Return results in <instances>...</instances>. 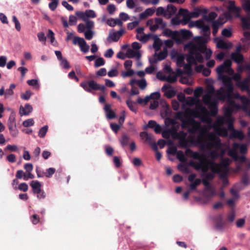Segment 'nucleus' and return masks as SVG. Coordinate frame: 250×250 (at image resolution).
<instances>
[{
  "label": "nucleus",
  "mask_w": 250,
  "mask_h": 250,
  "mask_svg": "<svg viewBox=\"0 0 250 250\" xmlns=\"http://www.w3.org/2000/svg\"><path fill=\"white\" fill-rule=\"evenodd\" d=\"M249 82L250 78H248L243 81H238L237 83V85L240 87L242 91H246L249 92L250 91Z\"/></svg>",
  "instance_id": "obj_18"
},
{
  "label": "nucleus",
  "mask_w": 250,
  "mask_h": 250,
  "mask_svg": "<svg viewBox=\"0 0 250 250\" xmlns=\"http://www.w3.org/2000/svg\"><path fill=\"white\" fill-rule=\"evenodd\" d=\"M48 126L46 125L41 127L38 132V135L40 138H43L48 130Z\"/></svg>",
  "instance_id": "obj_46"
},
{
  "label": "nucleus",
  "mask_w": 250,
  "mask_h": 250,
  "mask_svg": "<svg viewBox=\"0 0 250 250\" xmlns=\"http://www.w3.org/2000/svg\"><path fill=\"white\" fill-rule=\"evenodd\" d=\"M94 32L92 30H86L84 32V36L86 40H90L92 39Z\"/></svg>",
  "instance_id": "obj_58"
},
{
  "label": "nucleus",
  "mask_w": 250,
  "mask_h": 250,
  "mask_svg": "<svg viewBox=\"0 0 250 250\" xmlns=\"http://www.w3.org/2000/svg\"><path fill=\"white\" fill-rule=\"evenodd\" d=\"M126 104L131 111L134 112L135 113H137V109L134 105L135 103L133 101L130 100H127L126 101Z\"/></svg>",
  "instance_id": "obj_42"
},
{
  "label": "nucleus",
  "mask_w": 250,
  "mask_h": 250,
  "mask_svg": "<svg viewBox=\"0 0 250 250\" xmlns=\"http://www.w3.org/2000/svg\"><path fill=\"white\" fill-rule=\"evenodd\" d=\"M222 81L225 87H221L217 90V95L219 100L229 101L230 98L231 100L233 99L240 100L241 96L238 93H234V86L232 82V79L227 75H223L222 77Z\"/></svg>",
  "instance_id": "obj_2"
},
{
  "label": "nucleus",
  "mask_w": 250,
  "mask_h": 250,
  "mask_svg": "<svg viewBox=\"0 0 250 250\" xmlns=\"http://www.w3.org/2000/svg\"><path fill=\"white\" fill-rule=\"evenodd\" d=\"M216 133L219 136L227 137L228 135V130L224 127H219L215 129Z\"/></svg>",
  "instance_id": "obj_36"
},
{
  "label": "nucleus",
  "mask_w": 250,
  "mask_h": 250,
  "mask_svg": "<svg viewBox=\"0 0 250 250\" xmlns=\"http://www.w3.org/2000/svg\"><path fill=\"white\" fill-rule=\"evenodd\" d=\"M80 48L83 52L86 53L88 52L90 46L88 44H87L86 42L84 39L82 43V45H80Z\"/></svg>",
  "instance_id": "obj_43"
},
{
  "label": "nucleus",
  "mask_w": 250,
  "mask_h": 250,
  "mask_svg": "<svg viewBox=\"0 0 250 250\" xmlns=\"http://www.w3.org/2000/svg\"><path fill=\"white\" fill-rule=\"evenodd\" d=\"M135 52L133 49L128 48L125 53L126 58L127 57L129 59L135 58Z\"/></svg>",
  "instance_id": "obj_63"
},
{
  "label": "nucleus",
  "mask_w": 250,
  "mask_h": 250,
  "mask_svg": "<svg viewBox=\"0 0 250 250\" xmlns=\"http://www.w3.org/2000/svg\"><path fill=\"white\" fill-rule=\"evenodd\" d=\"M104 110L105 113V115L107 119L111 120L116 118V113L111 109V104H105L104 107Z\"/></svg>",
  "instance_id": "obj_14"
},
{
  "label": "nucleus",
  "mask_w": 250,
  "mask_h": 250,
  "mask_svg": "<svg viewBox=\"0 0 250 250\" xmlns=\"http://www.w3.org/2000/svg\"><path fill=\"white\" fill-rule=\"evenodd\" d=\"M137 84L141 89H145L147 85L146 81L144 78H143L140 80H138Z\"/></svg>",
  "instance_id": "obj_62"
},
{
  "label": "nucleus",
  "mask_w": 250,
  "mask_h": 250,
  "mask_svg": "<svg viewBox=\"0 0 250 250\" xmlns=\"http://www.w3.org/2000/svg\"><path fill=\"white\" fill-rule=\"evenodd\" d=\"M106 23L109 26L111 27H114L116 25H118L120 26H122L123 25L122 21H121V20H120L118 18L114 19L111 18L107 20Z\"/></svg>",
  "instance_id": "obj_28"
},
{
  "label": "nucleus",
  "mask_w": 250,
  "mask_h": 250,
  "mask_svg": "<svg viewBox=\"0 0 250 250\" xmlns=\"http://www.w3.org/2000/svg\"><path fill=\"white\" fill-rule=\"evenodd\" d=\"M119 141L121 146L124 148L125 146L129 145L130 138L126 134L124 133L122 135Z\"/></svg>",
  "instance_id": "obj_26"
},
{
  "label": "nucleus",
  "mask_w": 250,
  "mask_h": 250,
  "mask_svg": "<svg viewBox=\"0 0 250 250\" xmlns=\"http://www.w3.org/2000/svg\"><path fill=\"white\" fill-rule=\"evenodd\" d=\"M186 47L188 48V54L194 57L198 62L200 63L203 62L204 58L201 53L204 54L206 52L207 48L205 46L200 45L197 46L194 44L189 43L186 45Z\"/></svg>",
  "instance_id": "obj_5"
},
{
  "label": "nucleus",
  "mask_w": 250,
  "mask_h": 250,
  "mask_svg": "<svg viewBox=\"0 0 250 250\" xmlns=\"http://www.w3.org/2000/svg\"><path fill=\"white\" fill-rule=\"evenodd\" d=\"M14 188L15 189H19L21 191H22L23 192H26L28 189V185L26 183H22L19 185L18 187H14Z\"/></svg>",
  "instance_id": "obj_47"
},
{
  "label": "nucleus",
  "mask_w": 250,
  "mask_h": 250,
  "mask_svg": "<svg viewBox=\"0 0 250 250\" xmlns=\"http://www.w3.org/2000/svg\"><path fill=\"white\" fill-rule=\"evenodd\" d=\"M217 14L215 12H210L208 16L206 15H204L203 17V19L208 21L212 22L213 21H214V19L217 17Z\"/></svg>",
  "instance_id": "obj_32"
},
{
  "label": "nucleus",
  "mask_w": 250,
  "mask_h": 250,
  "mask_svg": "<svg viewBox=\"0 0 250 250\" xmlns=\"http://www.w3.org/2000/svg\"><path fill=\"white\" fill-rule=\"evenodd\" d=\"M157 145L161 148H163L166 145L167 146L168 148L167 150V158L169 161H172V139H168L167 141L162 139H159Z\"/></svg>",
  "instance_id": "obj_9"
},
{
  "label": "nucleus",
  "mask_w": 250,
  "mask_h": 250,
  "mask_svg": "<svg viewBox=\"0 0 250 250\" xmlns=\"http://www.w3.org/2000/svg\"><path fill=\"white\" fill-rule=\"evenodd\" d=\"M191 122V124L188 128V131L191 134H195L197 131H200L201 125L200 123L194 119Z\"/></svg>",
  "instance_id": "obj_13"
},
{
  "label": "nucleus",
  "mask_w": 250,
  "mask_h": 250,
  "mask_svg": "<svg viewBox=\"0 0 250 250\" xmlns=\"http://www.w3.org/2000/svg\"><path fill=\"white\" fill-rule=\"evenodd\" d=\"M153 57H157V60H158L159 61H162L164 59H165L167 56V55L165 54L164 53H162V52H160L158 53L155 52L153 54Z\"/></svg>",
  "instance_id": "obj_60"
},
{
  "label": "nucleus",
  "mask_w": 250,
  "mask_h": 250,
  "mask_svg": "<svg viewBox=\"0 0 250 250\" xmlns=\"http://www.w3.org/2000/svg\"><path fill=\"white\" fill-rule=\"evenodd\" d=\"M203 12L206 13H207V10L204 9L203 10L198 8H195L193 11L189 13L192 18H198Z\"/></svg>",
  "instance_id": "obj_33"
},
{
  "label": "nucleus",
  "mask_w": 250,
  "mask_h": 250,
  "mask_svg": "<svg viewBox=\"0 0 250 250\" xmlns=\"http://www.w3.org/2000/svg\"><path fill=\"white\" fill-rule=\"evenodd\" d=\"M56 172V169L53 167H50L46 169L45 173V176L47 178H50Z\"/></svg>",
  "instance_id": "obj_56"
},
{
  "label": "nucleus",
  "mask_w": 250,
  "mask_h": 250,
  "mask_svg": "<svg viewBox=\"0 0 250 250\" xmlns=\"http://www.w3.org/2000/svg\"><path fill=\"white\" fill-rule=\"evenodd\" d=\"M193 118H189L188 119L183 120L182 121L181 127L183 129H188L191 124V121Z\"/></svg>",
  "instance_id": "obj_41"
},
{
  "label": "nucleus",
  "mask_w": 250,
  "mask_h": 250,
  "mask_svg": "<svg viewBox=\"0 0 250 250\" xmlns=\"http://www.w3.org/2000/svg\"><path fill=\"white\" fill-rule=\"evenodd\" d=\"M155 24L158 25V26L161 29H164L166 26V23L163 21V20L161 18H155Z\"/></svg>",
  "instance_id": "obj_44"
},
{
  "label": "nucleus",
  "mask_w": 250,
  "mask_h": 250,
  "mask_svg": "<svg viewBox=\"0 0 250 250\" xmlns=\"http://www.w3.org/2000/svg\"><path fill=\"white\" fill-rule=\"evenodd\" d=\"M229 101H227L228 104V106L226 108L225 114L226 116H228L229 118H231V115L232 114L233 110L235 109H239L240 105L237 104L235 103L233 100H231L230 98H229Z\"/></svg>",
  "instance_id": "obj_11"
},
{
  "label": "nucleus",
  "mask_w": 250,
  "mask_h": 250,
  "mask_svg": "<svg viewBox=\"0 0 250 250\" xmlns=\"http://www.w3.org/2000/svg\"><path fill=\"white\" fill-rule=\"evenodd\" d=\"M34 124V120L32 118L25 120L22 123L23 126L27 127L33 125Z\"/></svg>",
  "instance_id": "obj_57"
},
{
  "label": "nucleus",
  "mask_w": 250,
  "mask_h": 250,
  "mask_svg": "<svg viewBox=\"0 0 250 250\" xmlns=\"http://www.w3.org/2000/svg\"><path fill=\"white\" fill-rule=\"evenodd\" d=\"M172 125H168V124L165 123L163 125V131L161 133L162 137L165 139H168L170 136H172V126L169 127Z\"/></svg>",
  "instance_id": "obj_17"
},
{
  "label": "nucleus",
  "mask_w": 250,
  "mask_h": 250,
  "mask_svg": "<svg viewBox=\"0 0 250 250\" xmlns=\"http://www.w3.org/2000/svg\"><path fill=\"white\" fill-rule=\"evenodd\" d=\"M229 137L230 138H237L242 140L244 139V134L242 131L235 129L232 132H231Z\"/></svg>",
  "instance_id": "obj_29"
},
{
  "label": "nucleus",
  "mask_w": 250,
  "mask_h": 250,
  "mask_svg": "<svg viewBox=\"0 0 250 250\" xmlns=\"http://www.w3.org/2000/svg\"><path fill=\"white\" fill-rule=\"evenodd\" d=\"M88 85L91 90H99V84L94 80H90L88 81Z\"/></svg>",
  "instance_id": "obj_37"
},
{
  "label": "nucleus",
  "mask_w": 250,
  "mask_h": 250,
  "mask_svg": "<svg viewBox=\"0 0 250 250\" xmlns=\"http://www.w3.org/2000/svg\"><path fill=\"white\" fill-rule=\"evenodd\" d=\"M214 93V89L213 87H211L207 93L203 96L202 99L204 103L207 105H210L214 103L211 102L212 95Z\"/></svg>",
  "instance_id": "obj_12"
},
{
  "label": "nucleus",
  "mask_w": 250,
  "mask_h": 250,
  "mask_svg": "<svg viewBox=\"0 0 250 250\" xmlns=\"http://www.w3.org/2000/svg\"><path fill=\"white\" fill-rule=\"evenodd\" d=\"M126 70V71H123L122 72L121 76L123 78L131 77L135 74V71L131 68Z\"/></svg>",
  "instance_id": "obj_48"
},
{
  "label": "nucleus",
  "mask_w": 250,
  "mask_h": 250,
  "mask_svg": "<svg viewBox=\"0 0 250 250\" xmlns=\"http://www.w3.org/2000/svg\"><path fill=\"white\" fill-rule=\"evenodd\" d=\"M221 18H218L217 20L213 21L212 22V34L215 36L218 32L219 27L222 25L225 21H220Z\"/></svg>",
  "instance_id": "obj_21"
},
{
  "label": "nucleus",
  "mask_w": 250,
  "mask_h": 250,
  "mask_svg": "<svg viewBox=\"0 0 250 250\" xmlns=\"http://www.w3.org/2000/svg\"><path fill=\"white\" fill-rule=\"evenodd\" d=\"M230 160L228 158L221 159L219 164L215 162L216 165L209 166L210 169L213 173H219L221 172V168H227L230 164Z\"/></svg>",
  "instance_id": "obj_8"
},
{
  "label": "nucleus",
  "mask_w": 250,
  "mask_h": 250,
  "mask_svg": "<svg viewBox=\"0 0 250 250\" xmlns=\"http://www.w3.org/2000/svg\"><path fill=\"white\" fill-rule=\"evenodd\" d=\"M83 40H84V39L83 38H81V37H77V36H75L73 38L72 42L74 45L78 44L80 47V45H82V43Z\"/></svg>",
  "instance_id": "obj_54"
},
{
  "label": "nucleus",
  "mask_w": 250,
  "mask_h": 250,
  "mask_svg": "<svg viewBox=\"0 0 250 250\" xmlns=\"http://www.w3.org/2000/svg\"><path fill=\"white\" fill-rule=\"evenodd\" d=\"M236 150L231 149L229 151L228 155L232 157L235 161H237L239 159V156L236 151Z\"/></svg>",
  "instance_id": "obj_53"
},
{
  "label": "nucleus",
  "mask_w": 250,
  "mask_h": 250,
  "mask_svg": "<svg viewBox=\"0 0 250 250\" xmlns=\"http://www.w3.org/2000/svg\"><path fill=\"white\" fill-rule=\"evenodd\" d=\"M190 138L191 143L200 146L202 149L206 148L208 150H211L213 147L218 148L222 146L220 138L213 133L206 135L205 132L200 130L196 138L193 136H191Z\"/></svg>",
  "instance_id": "obj_1"
},
{
  "label": "nucleus",
  "mask_w": 250,
  "mask_h": 250,
  "mask_svg": "<svg viewBox=\"0 0 250 250\" xmlns=\"http://www.w3.org/2000/svg\"><path fill=\"white\" fill-rule=\"evenodd\" d=\"M186 60L187 63L183 64L184 70L186 74L189 75L191 74L192 71V65L193 64H196L197 61L194 59V57L189 55L188 54L186 55Z\"/></svg>",
  "instance_id": "obj_10"
},
{
  "label": "nucleus",
  "mask_w": 250,
  "mask_h": 250,
  "mask_svg": "<svg viewBox=\"0 0 250 250\" xmlns=\"http://www.w3.org/2000/svg\"><path fill=\"white\" fill-rule=\"evenodd\" d=\"M232 147L235 150L239 149L240 152L242 154H245L247 152V146L245 144H239L237 143H234L232 144Z\"/></svg>",
  "instance_id": "obj_30"
},
{
  "label": "nucleus",
  "mask_w": 250,
  "mask_h": 250,
  "mask_svg": "<svg viewBox=\"0 0 250 250\" xmlns=\"http://www.w3.org/2000/svg\"><path fill=\"white\" fill-rule=\"evenodd\" d=\"M214 221L215 228L218 230H222L225 225L222 215L221 214L216 215L214 217Z\"/></svg>",
  "instance_id": "obj_20"
},
{
  "label": "nucleus",
  "mask_w": 250,
  "mask_h": 250,
  "mask_svg": "<svg viewBox=\"0 0 250 250\" xmlns=\"http://www.w3.org/2000/svg\"><path fill=\"white\" fill-rule=\"evenodd\" d=\"M163 45V42L161 41H154L153 44V47L156 51H159Z\"/></svg>",
  "instance_id": "obj_61"
},
{
  "label": "nucleus",
  "mask_w": 250,
  "mask_h": 250,
  "mask_svg": "<svg viewBox=\"0 0 250 250\" xmlns=\"http://www.w3.org/2000/svg\"><path fill=\"white\" fill-rule=\"evenodd\" d=\"M120 37L117 35L116 32H114V29H111L109 33V35L107 38V41L109 42H117L119 40Z\"/></svg>",
  "instance_id": "obj_27"
},
{
  "label": "nucleus",
  "mask_w": 250,
  "mask_h": 250,
  "mask_svg": "<svg viewBox=\"0 0 250 250\" xmlns=\"http://www.w3.org/2000/svg\"><path fill=\"white\" fill-rule=\"evenodd\" d=\"M180 34L181 37L184 39H188L191 36V32L186 30H181Z\"/></svg>",
  "instance_id": "obj_49"
},
{
  "label": "nucleus",
  "mask_w": 250,
  "mask_h": 250,
  "mask_svg": "<svg viewBox=\"0 0 250 250\" xmlns=\"http://www.w3.org/2000/svg\"><path fill=\"white\" fill-rule=\"evenodd\" d=\"M222 147H220L218 148H217L216 147H213V148H214L215 149L211 151L209 153V156L211 158V159L213 160H214L218 158L219 157H222L224 154V151L222 150L221 153H219L218 152V150L221 149Z\"/></svg>",
  "instance_id": "obj_24"
},
{
  "label": "nucleus",
  "mask_w": 250,
  "mask_h": 250,
  "mask_svg": "<svg viewBox=\"0 0 250 250\" xmlns=\"http://www.w3.org/2000/svg\"><path fill=\"white\" fill-rule=\"evenodd\" d=\"M201 29H202L203 31L202 34L203 36L207 37V38H209L210 35V30L209 26L205 24Z\"/></svg>",
  "instance_id": "obj_40"
},
{
  "label": "nucleus",
  "mask_w": 250,
  "mask_h": 250,
  "mask_svg": "<svg viewBox=\"0 0 250 250\" xmlns=\"http://www.w3.org/2000/svg\"><path fill=\"white\" fill-rule=\"evenodd\" d=\"M85 15L86 18H94L96 17V14L94 10L91 9L86 10L85 11Z\"/></svg>",
  "instance_id": "obj_51"
},
{
  "label": "nucleus",
  "mask_w": 250,
  "mask_h": 250,
  "mask_svg": "<svg viewBox=\"0 0 250 250\" xmlns=\"http://www.w3.org/2000/svg\"><path fill=\"white\" fill-rule=\"evenodd\" d=\"M30 186L32 188V192L34 194H39L41 192L42 184L41 182L37 180H33L30 183Z\"/></svg>",
  "instance_id": "obj_15"
},
{
  "label": "nucleus",
  "mask_w": 250,
  "mask_h": 250,
  "mask_svg": "<svg viewBox=\"0 0 250 250\" xmlns=\"http://www.w3.org/2000/svg\"><path fill=\"white\" fill-rule=\"evenodd\" d=\"M231 63L230 60H227L224 61L223 64L216 68V72L220 79L222 80L224 72H226L229 74H232L233 73V70L231 68Z\"/></svg>",
  "instance_id": "obj_6"
},
{
  "label": "nucleus",
  "mask_w": 250,
  "mask_h": 250,
  "mask_svg": "<svg viewBox=\"0 0 250 250\" xmlns=\"http://www.w3.org/2000/svg\"><path fill=\"white\" fill-rule=\"evenodd\" d=\"M201 182V180L199 178L196 179L194 181L191 182L189 187L190 190H195L197 187L200 184Z\"/></svg>",
  "instance_id": "obj_50"
},
{
  "label": "nucleus",
  "mask_w": 250,
  "mask_h": 250,
  "mask_svg": "<svg viewBox=\"0 0 250 250\" xmlns=\"http://www.w3.org/2000/svg\"><path fill=\"white\" fill-rule=\"evenodd\" d=\"M144 134V138L148 142V143L150 144L152 143V138L151 134L147 133L146 132H142L140 133V136H142V135Z\"/></svg>",
  "instance_id": "obj_55"
},
{
  "label": "nucleus",
  "mask_w": 250,
  "mask_h": 250,
  "mask_svg": "<svg viewBox=\"0 0 250 250\" xmlns=\"http://www.w3.org/2000/svg\"><path fill=\"white\" fill-rule=\"evenodd\" d=\"M59 0H51L48 4V7L51 11H54L58 6L59 4Z\"/></svg>",
  "instance_id": "obj_52"
},
{
  "label": "nucleus",
  "mask_w": 250,
  "mask_h": 250,
  "mask_svg": "<svg viewBox=\"0 0 250 250\" xmlns=\"http://www.w3.org/2000/svg\"><path fill=\"white\" fill-rule=\"evenodd\" d=\"M156 14L157 16H165L166 14V10L163 7H159L156 9Z\"/></svg>",
  "instance_id": "obj_64"
},
{
  "label": "nucleus",
  "mask_w": 250,
  "mask_h": 250,
  "mask_svg": "<svg viewBox=\"0 0 250 250\" xmlns=\"http://www.w3.org/2000/svg\"><path fill=\"white\" fill-rule=\"evenodd\" d=\"M160 115L165 120L164 123L172 125V109L167 104L165 103L162 105Z\"/></svg>",
  "instance_id": "obj_7"
},
{
  "label": "nucleus",
  "mask_w": 250,
  "mask_h": 250,
  "mask_svg": "<svg viewBox=\"0 0 250 250\" xmlns=\"http://www.w3.org/2000/svg\"><path fill=\"white\" fill-rule=\"evenodd\" d=\"M230 58L232 60L237 63H241L244 61V56L242 54L231 53Z\"/></svg>",
  "instance_id": "obj_31"
},
{
  "label": "nucleus",
  "mask_w": 250,
  "mask_h": 250,
  "mask_svg": "<svg viewBox=\"0 0 250 250\" xmlns=\"http://www.w3.org/2000/svg\"><path fill=\"white\" fill-rule=\"evenodd\" d=\"M185 152L187 156L199 160L198 162H194L191 163L192 166L198 171L201 170L203 173L206 172L209 169V166L216 165L214 161L208 160L205 155L200 154L197 151L194 152L189 148H187Z\"/></svg>",
  "instance_id": "obj_3"
},
{
  "label": "nucleus",
  "mask_w": 250,
  "mask_h": 250,
  "mask_svg": "<svg viewBox=\"0 0 250 250\" xmlns=\"http://www.w3.org/2000/svg\"><path fill=\"white\" fill-rule=\"evenodd\" d=\"M16 125V113L14 110H12L10 114L8 120V125Z\"/></svg>",
  "instance_id": "obj_35"
},
{
  "label": "nucleus",
  "mask_w": 250,
  "mask_h": 250,
  "mask_svg": "<svg viewBox=\"0 0 250 250\" xmlns=\"http://www.w3.org/2000/svg\"><path fill=\"white\" fill-rule=\"evenodd\" d=\"M94 63V67L96 68L103 66L105 64V61L103 58L101 57H98L96 58Z\"/></svg>",
  "instance_id": "obj_39"
},
{
  "label": "nucleus",
  "mask_w": 250,
  "mask_h": 250,
  "mask_svg": "<svg viewBox=\"0 0 250 250\" xmlns=\"http://www.w3.org/2000/svg\"><path fill=\"white\" fill-rule=\"evenodd\" d=\"M167 48H172L171 39H169L168 40L165 41V46L163 48V51H161L162 53H164L165 54L167 55V56L168 54ZM169 55L170 57V58L172 59V50L169 52Z\"/></svg>",
  "instance_id": "obj_23"
},
{
  "label": "nucleus",
  "mask_w": 250,
  "mask_h": 250,
  "mask_svg": "<svg viewBox=\"0 0 250 250\" xmlns=\"http://www.w3.org/2000/svg\"><path fill=\"white\" fill-rule=\"evenodd\" d=\"M60 65L64 69H68L70 67L69 62L66 59L63 58L62 60L60 61Z\"/></svg>",
  "instance_id": "obj_59"
},
{
  "label": "nucleus",
  "mask_w": 250,
  "mask_h": 250,
  "mask_svg": "<svg viewBox=\"0 0 250 250\" xmlns=\"http://www.w3.org/2000/svg\"><path fill=\"white\" fill-rule=\"evenodd\" d=\"M175 124L174 120L173 119V140L175 139L176 138H177L179 140L180 139H185L187 138V133L182 131H180L178 133L176 132V130L174 128V125Z\"/></svg>",
  "instance_id": "obj_25"
},
{
  "label": "nucleus",
  "mask_w": 250,
  "mask_h": 250,
  "mask_svg": "<svg viewBox=\"0 0 250 250\" xmlns=\"http://www.w3.org/2000/svg\"><path fill=\"white\" fill-rule=\"evenodd\" d=\"M179 14L183 16L182 22L183 24L188 23L192 18L190 13L187 9H180L179 11Z\"/></svg>",
  "instance_id": "obj_16"
},
{
  "label": "nucleus",
  "mask_w": 250,
  "mask_h": 250,
  "mask_svg": "<svg viewBox=\"0 0 250 250\" xmlns=\"http://www.w3.org/2000/svg\"><path fill=\"white\" fill-rule=\"evenodd\" d=\"M226 123L228 124V129L232 132L235 129L233 126V120L231 118H228L226 121Z\"/></svg>",
  "instance_id": "obj_45"
},
{
  "label": "nucleus",
  "mask_w": 250,
  "mask_h": 250,
  "mask_svg": "<svg viewBox=\"0 0 250 250\" xmlns=\"http://www.w3.org/2000/svg\"><path fill=\"white\" fill-rule=\"evenodd\" d=\"M33 111V107L29 104H26L24 107L21 106L20 114L22 115H28Z\"/></svg>",
  "instance_id": "obj_22"
},
{
  "label": "nucleus",
  "mask_w": 250,
  "mask_h": 250,
  "mask_svg": "<svg viewBox=\"0 0 250 250\" xmlns=\"http://www.w3.org/2000/svg\"><path fill=\"white\" fill-rule=\"evenodd\" d=\"M190 137L191 136H189L188 138L179 140L180 146L182 147L187 148L189 146V143L191 142Z\"/></svg>",
  "instance_id": "obj_34"
},
{
  "label": "nucleus",
  "mask_w": 250,
  "mask_h": 250,
  "mask_svg": "<svg viewBox=\"0 0 250 250\" xmlns=\"http://www.w3.org/2000/svg\"><path fill=\"white\" fill-rule=\"evenodd\" d=\"M229 11L233 14L236 18H240L242 22V27L244 29H250V16L247 15L246 17H241V8L235 6L234 1H230L228 7Z\"/></svg>",
  "instance_id": "obj_4"
},
{
  "label": "nucleus",
  "mask_w": 250,
  "mask_h": 250,
  "mask_svg": "<svg viewBox=\"0 0 250 250\" xmlns=\"http://www.w3.org/2000/svg\"><path fill=\"white\" fill-rule=\"evenodd\" d=\"M8 129L10 131V133L11 135L13 137L17 136L19 131L17 128V125H8Z\"/></svg>",
  "instance_id": "obj_38"
},
{
  "label": "nucleus",
  "mask_w": 250,
  "mask_h": 250,
  "mask_svg": "<svg viewBox=\"0 0 250 250\" xmlns=\"http://www.w3.org/2000/svg\"><path fill=\"white\" fill-rule=\"evenodd\" d=\"M161 90L164 93V96L168 99L172 98V85L165 83L162 87Z\"/></svg>",
  "instance_id": "obj_19"
}]
</instances>
